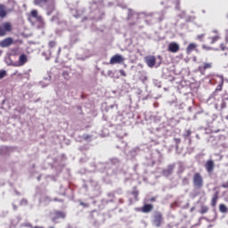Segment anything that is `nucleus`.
<instances>
[{
  "label": "nucleus",
  "instance_id": "obj_1",
  "mask_svg": "<svg viewBox=\"0 0 228 228\" xmlns=\"http://www.w3.org/2000/svg\"><path fill=\"white\" fill-rule=\"evenodd\" d=\"M12 29L13 27L12 26V23L4 22L2 25H0V37H5V35L12 31Z\"/></svg>",
  "mask_w": 228,
  "mask_h": 228
},
{
  "label": "nucleus",
  "instance_id": "obj_2",
  "mask_svg": "<svg viewBox=\"0 0 228 228\" xmlns=\"http://www.w3.org/2000/svg\"><path fill=\"white\" fill-rule=\"evenodd\" d=\"M193 184L195 188H200L204 184V181L202 180V175L199 173H196L193 177Z\"/></svg>",
  "mask_w": 228,
  "mask_h": 228
},
{
  "label": "nucleus",
  "instance_id": "obj_3",
  "mask_svg": "<svg viewBox=\"0 0 228 228\" xmlns=\"http://www.w3.org/2000/svg\"><path fill=\"white\" fill-rule=\"evenodd\" d=\"M126 59L120 54H115L110 58V65H115V63H124Z\"/></svg>",
  "mask_w": 228,
  "mask_h": 228
},
{
  "label": "nucleus",
  "instance_id": "obj_4",
  "mask_svg": "<svg viewBox=\"0 0 228 228\" xmlns=\"http://www.w3.org/2000/svg\"><path fill=\"white\" fill-rule=\"evenodd\" d=\"M161 224H163V216H161V213L157 212L154 215L153 225H155V227H159Z\"/></svg>",
  "mask_w": 228,
  "mask_h": 228
},
{
  "label": "nucleus",
  "instance_id": "obj_5",
  "mask_svg": "<svg viewBox=\"0 0 228 228\" xmlns=\"http://www.w3.org/2000/svg\"><path fill=\"white\" fill-rule=\"evenodd\" d=\"M26 63H28V55L23 53L20 55L18 62L15 64V67H22L23 65H26Z\"/></svg>",
  "mask_w": 228,
  "mask_h": 228
},
{
  "label": "nucleus",
  "instance_id": "obj_6",
  "mask_svg": "<svg viewBox=\"0 0 228 228\" xmlns=\"http://www.w3.org/2000/svg\"><path fill=\"white\" fill-rule=\"evenodd\" d=\"M145 61H146V65H148V67H150V69H152V67H154V65H156V57L150 55V56H146L144 58Z\"/></svg>",
  "mask_w": 228,
  "mask_h": 228
},
{
  "label": "nucleus",
  "instance_id": "obj_7",
  "mask_svg": "<svg viewBox=\"0 0 228 228\" xmlns=\"http://www.w3.org/2000/svg\"><path fill=\"white\" fill-rule=\"evenodd\" d=\"M215 36H210L208 37V44H215V42H218L220 40V34L218 33V30L212 31Z\"/></svg>",
  "mask_w": 228,
  "mask_h": 228
},
{
  "label": "nucleus",
  "instance_id": "obj_8",
  "mask_svg": "<svg viewBox=\"0 0 228 228\" xmlns=\"http://www.w3.org/2000/svg\"><path fill=\"white\" fill-rule=\"evenodd\" d=\"M179 49H180L179 44L175 42H172V43H169L167 51H169V53H178Z\"/></svg>",
  "mask_w": 228,
  "mask_h": 228
},
{
  "label": "nucleus",
  "instance_id": "obj_9",
  "mask_svg": "<svg viewBox=\"0 0 228 228\" xmlns=\"http://www.w3.org/2000/svg\"><path fill=\"white\" fill-rule=\"evenodd\" d=\"M13 44V39L12 37H7L0 42V47H9Z\"/></svg>",
  "mask_w": 228,
  "mask_h": 228
},
{
  "label": "nucleus",
  "instance_id": "obj_10",
  "mask_svg": "<svg viewBox=\"0 0 228 228\" xmlns=\"http://www.w3.org/2000/svg\"><path fill=\"white\" fill-rule=\"evenodd\" d=\"M205 168H207V172H208V174H211L213 170H215V162L213 160H208L205 165Z\"/></svg>",
  "mask_w": 228,
  "mask_h": 228
},
{
  "label": "nucleus",
  "instance_id": "obj_11",
  "mask_svg": "<svg viewBox=\"0 0 228 228\" xmlns=\"http://www.w3.org/2000/svg\"><path fill=\"white\" fill-rule=\"evenodd\" d=\"M174 168H175V165L174 164L169 165L167 168H166L163 171L164 175H166V177H168V175H171L172 172H174Z\"/></svg>",
  "mask_w": 228,
  "mask_h": 228
},
{
  "label": "nucleus",
  "instance_id": "obj_12",
  "mask_svg": "<svg viewBox=\"0 0 228 228\" xmlns=\"http://www.w3.org/2000/svg\"><path fill=\"white\" fill-rule=\"evenodd\" d=\"M216 77L219 78V84L216 90V92H222V88L224 86V76L217 75Z\"/></svg>",
  "mask_w": 228,
  "mask_h": 228
},
{
  "label": "nucleus",
  "instance_id": "obj_13",
  "mask_svg": "<svg viewBox=\"0 0 228 228\" xmlns=\"http://www.w3.org/2000/svg\"><path fill=\"white\" fill-rule=\"evenodd\" d=\"M195 49H197V45L193 43L190 44L186 48L187 54H191L193 51H195Z\"/></svg>",
  "mask_w": 228,
  "mask_h": 228
},
{
  "label": "nucleus",
  "instance_id": "obj_14",
  "mask_svg": "<svg viewBox=\"0 0 228 228\" xmlns=\"http://www.w3.org/2000/svg\"><path fill=\"white\" fill-rule=\"evenodd\" d=\"M58 218H65V213L61 211L55 212V216L53 218V222H56Z\"/></svg>",
  "mask_w": 228,
  "mask_h": 228
},
{
  "label": "nucleus",
  "instance_id": "obj_15",
  "mask_svg": "<svg viewBox=\"0 0 228 228\" xmlns=\"http://www.w3.org/2000/svg\"><path fill=\"white\" fill-rule=\"evenodd\" d=\"M213 67V64L211 62H207L204 64V66H200L199 70L202 72V70H208V69H211Z\"/></svg>",
  "mask_w": 228,
  "mask_h": 228
},
{
  "label": "nucleus",
  "instance_id": "obj_16",
  "mask_svg": "<svg viewBox=\"0 0 228 228\" xmlns=\"http://www.w3.org/2000/svg\"><path fill=\"white\" fill-rule=\"evenodd\" d=\"M48 1L49 0H34V4L42 8Z\"/></svg>",
  "mask_w": 228,
  "mask_h": 228
},
{
  "label": "nucleus",
  "instance_id": "obj_17",
  "mask_svg": "<svg viewBox=\"0 0 228 228\" xmlns=\"http://www.w3.org/2000/svg\"><path fill=\"white\" fill-rule=\"evenodd\" d=\"M54 10V3H50L47 5L46 11H47V15H51Z\"/></svg>",
  "mask_w": 228,
  "mask_h": 228
},
{
  "label": "nucleus",
  "instance_id": "obj_18",
  "mask_svg": "<svg viewBox=\"0 0 228 228\" xmlns=\"http://www.w3.org/2000/svg\"><path fill=\"white\" fill-rule=\"evenodd\" d=\"M216 202H218V192H216L212 198L211 206L215 208L216 206Z\"/></svg>",
  "mask_w": 228,
  "mask_h": 228
},
{
  "label": "nucleus",
  "instance_id": "obj_19",
  "mask_svg": "<svg viewBox=\"0 0 228 228\" xmlns=\"http://www.w3.org/2000/svg\"><path fill=\"white\" fill-rule=\"evenodd\" d=\"M31 17H34V19H37V20H42V17L38 16V11L33 10L31 12Z\"/></svg>",
  "mask_w": 228,
  "mask_h": 228
},
{
  "label": "nucleus",
  "instance_id": "obj_20",
  "mask_svg": "<svg viewBox=\"0 0 228 228\" xmlns=\"http://www.w3.org/2000/svg\"><path fill=\"white\" fill-rule=\"evenodd\" d=\"M0 17L3 19L6 17V10L4 9V5L0 4Z\"/></svg>",
  "mask_w": 228,
  "mask_h": 228
},
{
  "label": "nucleus",
  "instance_id": "obj_21",
  "mask_svg": "<svg viewBox=\"0 0 228 228\" xmlns=\"http://www.w3.org/2000/svg\"><path fill=\"white\" fill-rule=\"evenodd\" d=\"M142 211L143 213H150V211H152V205L151 204L144 205V207L142 208Z\"/></svg>",
  "mask_w": 228,
  "mask_h": 228
},
{
  "label": "nucleus",
  "instance_id": "obj_22",
  "mask_svg": "<svg viewBox=\"0 0 228 228\" xmlns=\"http://www.w3.org/2000/svg\"><path fill=\"white\" fill-rule=\"evenodd\" d=\"M208 211H209V208H208L207 206H202L200 210V213L201 215H204V214L208 213Z\"/></svg>",
  "mask_w": 228,
  "mask_h": 228
},
{
  "label": "nucleus",
  "instance_id": "obj_23",
  "mask_svg": "<svg viewBox=\"0 0 228 228\" xmlns=\"http://www.w3.org/2000/svg\"><path fill=\"white\" fill-rule=\"evenodd\" d=\"M219 210L221 213H227V207L224 204H221L219 206Z\"/></svg>",
  "mask_w": 228,
  "mask_h": 228
},
{
  "label": "nucleus",
  "instance_id": "obj_24",
  "mask_svg": "<svg viewBox=\"0 0 228 228\" xmlns=\"http://www.w3.org/2000/svg\"><path fill=\"white\" fill-rule=\"evenodd\" d=\"M6 77V70H0V79Z\"/></svg>",
  "mask_w": 228,
  "mask_h": 228
},
{
  "label": "nucleus",
  "instance_id": "obj_25",
  "mask_svg": "<svg viewBox=\"0 0 228 228\" xmlns=\"http://www.w3.org/2000/svg\"><path fill=\"white\" fill-rule=\"evenodd\" d=\"M45 81H46V82H45V85L43 86H47V85H49V83L51 81V77H48V78H45Z\"/></svg>",
  "mask_w": 228,
  "mask_h": 228
},
{
  "label": "nucleus",
  "instance_id": "obj_26",
  "mask_svg": "<svg viewBox=\"0 0 228 228\" xmlns=\"http://www.w3.org/2000/svg\"><path fill=\"white\" fill-rule=\"evenodd\" d=\"M205 35H200L197 37V40H200V42H202V38H204Z\"/></svg>",
  "mask_w": 228,
  "mask_h": 228
},
{
  "label": "nucleus",
  "instance_id": "obj_27",
  "mask_svg": "<svg viewBox=\"0 0 228 228\" xmlns=\"http://www.w3.org/2000/svg\"><path fill=\"white\" fill-rule=\"evenodd\" d=\"M49 45H50V47H54L56 45V42L50 41Z\"/></svg>",
  "mask_w": 228,
  "mask_h": 228
},
{
  "label": "nucleus",
  "instance_id": "obj_28",
  "mask_svg": "<svg viewBox=\"0 0 228 228\" xmlns=\"http://www.w3.org/2000/svg\"><path fill=\"white\" fill-rule=\"evenodd\" d=\"M190 134H191V132L190 130H187L184 134L185 138H188V136H190Z\"/></svg>",
  "mask_w": 228,
  "mask_h": 228
},
{
  "label": "nucleus",
  "instance_id": "obj_29",
  "mask_svg": "<svg viewBox=\"0 0 228 228\" xmlns=\"http://www.w3.org/2000/svg\"><path fill=\"white\" fill-rule=\"evenodd\" d=\"M20 204H21V206H26V204H28V200H22L20 201Z\"/></svg>",
  "mask_w": 228,
  "mask_h": 228
},
{
  "label": "nucleus",
  "instance_id": "obj_30",
  "mask_svg": "<svg viewBox=\"0 0 228 228\" xmlns=\"http://www.w3.org/2000/svg\"><path fill=\"white\" fill-rule=\"evenodd\" d=\"M227 104L225 103V102H223L221 103V109L224 110V108H226Z\"/></svg>",
  "mask_w": 228,
  "mask_h": 228
},
{
  "label": "nucleus",
  "instance_id": "obj_31",
  "mask_svg": "<svg viewBox=\"0 0 228 228\" xmlns=\"http://www.w3.org/2000/svg\"><path fill=\"white\" fill-rule=\"evenodd\" d=\"M119 73L121 74V76L126 77V71H124V69H121Z\"/></svg>",
  "mask_w": 228,
  "mask_h": 228
},
{
  "label": "nucleus",
  "instance_id": "obj_32",
  "mask_svg": "<svg viewBox=\"0 0 228 228\" xmlns=\"http://www.w3.org/2000/svg\"><path fill=\"white\" fill-rule=\"evenodd\" d=\"M63 76H64V77H65L66 79H69V73L64 72V73H63Z\"/></svg>",
  "mask_w": 228,
  "mask_h": 228
},
{
  "label": "nucleus",
  "instance_id": "obj_33",
  "mask_svg": "<svg viewBox=\"0 0 228 228\" xmlns=\"http://www.w3.org/2000/svg\"><path fill=\"white\" fill-rule=\"evenodd\" d=\"M203 49H211V48L206 47V45H203Z\"/></svg>",
  "mask_w": 228,
  "mask_h": 228
},
{
  "label": "nucleus",
  "instance_id": "obj_34",
  "mask_svg": "<svg viewBox=\"0 0 228 228\" xmlns=\"http://www.w3.org/2000/svg\"><path fill=\"white\" fill-rule=\"evenodd\" d=\"M3 54V51L0 50V56Z\"/></svg>",
  "mask_w": 228,
  "mask_h": 228
},
{
  "label": "nucleus",
  "instance_id": "obj_35",
  "mask_svg": "<svg viewBox=\"0 0 228 228\" xmlns=\"http://www.w3.org/2000/svg\"><path fill=\"white\" fill-rule=\"evenodd\" d=\"M59 53H61V48H59Z\"/></svg>",
  "mask_w": 228,
  "mask_h": 228
},
{
  "label": "nucleus",
  "instance_id": "obj_36",
  "mask_svg": "<svg viewBox=\"0 0 228 228\" xmlns=\"http://www.w3.org/2000/svg\"><path fill=\"white\" fill-rule=\"evenodd\" d=\"M226 120H228V115L226 116Z\"/></svg>",
  "mask_w": 228,
  "mask_h": 228
},
{
  "label": "nucleus",
  "instance_id": "obj_37",
  "mask_svg": "<svg viewBox=\"0 0 228 228\" xmlns=\"http://www.w3.org/2000/svg\"><path fill=\"white\" fill-rule=\"evenodd\" d=\"M14 209H17V208H16V207H14Z\"/></svg>",
  "mask_w": 228,
  "mask_h": 228
},
{
  "label": "nucleus",
  "instance_id": "obj_38",
  "mask_svg": "<svg viewBox=\"0 0 228 228\" xmlns=\"http://www.w3.org/2000/svg\"><path fill=\"white\" fill-rule=\"evenodd\" d=\"M228 32V30H226Z\"/></svg>",
  "mask_w": 228,
  "mask_h": 228
}]
</instances>
